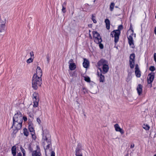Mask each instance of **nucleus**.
Returning a JSON list of instances; mask_svg holds the SVG:
<instances>
[{
	"mask_svg": "<svg viewBox=\"0 0 156 156\" xmlns=\"http://www.w3.org/2000/svg\"><path fill=\"white\" fill-rule=\"evenodd\" d=\"M42 83L41 77L38 76L36 74H34L32 80V87L34 89L36 90L37 86H40Z\"/></svg>",
	"mask_w": 156,
	"mask_h": 156,
	"instance_id": "nucleus-1",
	"label": "nucleus"
},
{
	"mask_svg": "<svg viewBox=\"0 0 156 156\" xmlns=\"http://www.w3.org/2000/svg\"><path fill=\"white\" fill-rule=\"evenodd\" d=\"M108 61L103 59H101L97 63L99 66H102V73L104 74L107 73L109 67Z\"/></svg>",
	"mask_w": 156,
	"mask_h": 156,
	"instance_id": "nucleus-2",
	"label": "nucleus"
},
{
	"mask_svg": "<svg viewBox=\"0 0 156 156\" xmlns=\"http://www.w3.org/2000/svg\"><path fill=\"white\" fill-rule=\"evenodd\" d=\"M120 33L121 32H118L116 30H113L111 33V36L112 37H114V42L115 45L119 41Z\"/></svg>",
	"mask_w": 156,
	"mask_h": 156,
	"instance_id": "nucleus-3",
	"label": "nucleus"
},
{
	"mask_svg": "<svg viewBox=\"0 0 156 156\" xmlns=\"http://www.w3.org/2000/svg\"><path fill=\"white\" fill-rule=\"evenodd\" d=\"M22 122H15L13 121L12 126L11 128L14 127L15 129H14L13 133L16 134L18 130L20 129L22 127Z\"/></svg>",
	"mask_w": 156,
	"mask_h": 156,
	"instance_id": "nucleus-4",
	"label": "nucleus"
},
{
	"mask_svg": "<svg viewBox=\"0 0 156 156\" xmlns=\"http://www.w3.org/2000/svg\"><path fill=\"white\" fill-rule=\"evenodd\" d=\"M93 36L94 38V41L95 43H99L102 41V40L100 34L96 31L93 32Z\"/></svg>",
	"mask_w": 156,
	"mask_h": 156,
	"instance_id": "nucleus-5",
	"label": "nucleus"
},
{
	"mask_svg": "<svg viewBox=\"0 0 156 156\" xmlns=\"http://www.w3.org/2000/svg\"><path fill=\"white\" fill-rule=\"evenodd\" d=\"M13 121L15 122H23L22 114L20 112H18L15 114L13 118Z\"/></svg>",
	"mask_w": 156,
	"mask_h": 156,
	"instance_id": "nucleus-6",
	"label": "nucleus"
},
{
	"mask_svg": "<svg viewBox=\"0 0 156 156\" xmlns=\"http://www.w3.org/2000/svg\"><path fill=\"white\" fill-rule=\"evenodd\" d=\"M135 73L136 76L137 77H140V70L138 65L137 64L135 65Z\"/></svg>",
	"mask_w": 156,
	"mask_h": 156,
	"instance_id": "nucleus-7",
	"label": "nucleus"
},
{
	"mask_svg": "<svg viewBox=\"0 0 156 156\" xmlns=\"http://www.w3.org/2000/svg\"><path fill=\"white\" fill-rule=\"evenodd\" d=\"M154 78V73H151L148 75L147 82L148 83H151L153 81Z\"/></svg>",
	"mask_w": 156,
	"mask_h": 156,
	"instance_id": "nucleus-8",
	"label": "nucleus"
},
{
	"mask_svg": "<svg viewBox=\"0 0 156 156\" xmlns=\"http://www.w3.org/2000/svg\"><path fill=\"white\" fill-rule=\"evenodd\" d=\"M114 127L116 131L120 132L122 134L124 133V131L120 127L118 124H116L114 125Z\"/></svg>",
	"mask_w": 156,
	"mask_h": 156,
	"instance_id": "nucleus-9",
	"label": "nucleus"
},
{
	"mask_svg": "<svg viewBox=\"0 0 156 156\" xmlns=\"http://www.w3.org/2000/svg\"><path fill=\"white\" fill-rule=\"evenodd\" d=\"M29 130L31 133V135L33 136V134H35L34 130L33 127V124L31 123L28 126Z\"/></svg>",
	"mask_w": 156,
	"mask_h": 156,
	"instance_id": "nucleus-10",
	"label": "nucleus"
},
{
	"mask_svg": "<svg viewBox=\"0 0 156 156\" xmlns=\"http://www.w3.org/2000/svg\"><path fill=\"white\" fill-rule=\"evenodd\" d=\"M36 74H37L38 76H40V77H41L42 74V71L40 67H37V68L36 70Z\"/></svg>",
	"mask_w": 156,
	"mask_h": 156,
	"instance_id": "nucleus-11",
	"label": "nucleus"
},
{
	"mask_svg": "<svg viewBox=\"0 0 156 156\" xmlns=\"http://www.w3.org/2000/svg\"><path fill=\"white\" fill-rule=\"evenodd\" d=\"M89 62L88 60L86 58H84L83 63V66L85 68H87L89 66Z\"/></svg>",
	"mask_w": 156,
	"mask_h": 156,
	"instance_id": "nucleus-12",
	"label": "nucleus"
},
{
	"mask_svg": "<svg viewBox=\"0 0 156 156\" xmlns=\"http://www.w3.org/2000/svg\"><path fill=\"white\" fill-rule=\"evenodd\" d=\"M142 86L140 84H139L137 87L136 90L139 95H140L142 93Z\"/></svg>",
	"mask_w": 156,
	"mask_h": 156,
	"instance_id": "nucleus-13",
	"label": "nucleus"
},
{
	"mask_svg": "<svg viewBox=\"0 0 156 156\" xmlns=\"http://www.w3.org/2000/svg\"><path fill=\"white\" fill-rule=\"evenodd\" d=\"M39 156L41 155V154L38 150L34 151L32 153V156H38L37 154Z\"/></svg>",
	"mask_w": 156,
	"mask_h": 156,
	"instance_id": "nucleus-14",
	"label": "nucleus"
},
{
	"mask_svg": "<svg viewBox=\"0 0 156 156\" xmlns=\"http://www.w3.org/2000/svg\"><path fill=\"white\" fill-rule=\"evenodd\" d=\"M69 68L71 70H74L76 68V64L74 63H72L69 64Z\"/></svg>",
	"mask_w": 156,
	"mask_h": 156,
	"instance_id": "nucleus-15",
	"label": "nucleus"
},
{
	"mask_svg": "<svg viewBox=\"0 0 156 156\" xmlns=\"http://www.w3.org/2000/svg\"><path fill=\"white\" fill-rule=\"evenodd\" d=\"M105 23L106 24V28L108 30H109L110 27V22L109 20L106 19L105 20Z\"/></svg>",
	"mask_w": 156,
	"mask_h": 156,
	"instance_id": "nucleus-16",
	"label": "nucleus"
},
{
	"mask_svg": "<svg viewBox=\"0 0 156 156\" xmlns=\"http://www.w3.org/2000/svg\"><path fill=\"white\" fill-rule=\"evenodd\" d=\"M128 42L130 46L133 45V39L131 35H129L128 37Z\"/></svg>",
	"mask_w": 156,
	"mask_h": 156,
	"instance_id": "nucleus-17",
	"label": "nucleus"
},
{
	"mask_svg": "<svg viewBox=\"0 0 156 156\" xmlns=\"http://www.w3.org/2000/svg\"><path fill=\"white\" fill-rule=\"evenodd\" d=\"M12 153L13 156H15L16 154V147L13 146L11 148Z\"/></svg>",
	"mask_w": 156,
	"mask_h": 156,
	"instance_id": "nucleus-18",
	"label": "nucleus"
},
{
	"mask_svg": "<svg viewBox=\"0 0 156 156\" xmlns=\"http://www.w3.org/2000/svg\"><path fill=\"white\" fill-rule=\"evenodd\" d=\"M5 19H0V26L5 27Z\"/></svg>",
	"mask_w": 156,
	"mask_h": 156,
	"instance_id": "nucleus-19",
	"label": "nucleus"
},
{
	"mask_svg": "<svg viewBox=\"0 0 156 156\" xmlns=\"http://www.w3.org/2000/svg\"><path fill=\"white\" fill-rule=\"evenodd\" d=\"M37 96H38V94L36 93H34L33 94V99H34H34H35V100H34L35 101H39V99L38 98V97H37Z\"/></svg>",
	"mask_w": 156,
	"mask_h": 156,
	"instance_id": "nucleus-20",
	"label": "nucleus"
},
{
	"mask_svg": "<svg viewBox=\"0 0 156 156\" xmlns=\"http://www.w3.org/2000/svg\"><path fill=\"white\" fill-rule=\"evenodd\" d=\"M135 60L129 61V66L131 69L134 68L135 65Z\"/></svg>",
	"mask_w": 156,
	"mask_h": 156,
	"instance_id": "nucleus-21",
	"label": "nucleus"
},
{
	"mask_svg": "<svg viewBox=\"0 0 156 156\" xmlns=\"http://www.w3.org/2000/svg\"><path fill=\"white\" fill-rule=\"evenodd\" d=\"M100 82H103L104 80H105V77L104 76L102 75L101 73L100 75Z\"/></svg>",
	"mask_w": 156,
	"mask_h": 156,
	"instance_id": "nucleus-22",
	"label": "nucleus"
},
{
	"mask_svg": "<svg viewBox=\"0 0 156 156\" xmlns=\"http://www.w3.org/2000/svg\"><path fill=\"white\" fill-rule=\"evenodd\" d=\"M129 61H134L135 60V55L134 53H133L130 55L129 57Z\"/></svg>",
	"mask_w": 156,
	"mask_h": 156,
	"instance_id": "nucleus-23",
	"label": "nucleus"
},
{
	"mask_svg": "<svg viewBox=\"0 0 156 156\" xmlns=\"http://www.w3.org/2000/svg\"><path fill=\"white\" fill-rule=\"evenodd\" d=\"M23 134L24 135L26 136H27L29 135V132L27 129L26 128L23 129Z\"/></svg>",
	"mask_w": 156,
	"mask_h": 156,
	"instance_id": "nucleus-24",
	"label": "nucleus"
},
{
	"mask_svg": "<svg viewBox=\"0 0 156 156\" xmlns=\"http://www.w3.org/2000/svg\"><path fill=\"white\" fill-rule=\"evenodd\" d=\"M80 149L79 148H76V156H82V154L80 153L79 152Z\"/></svg>",
	"mask_w": 156,
	"mask_h": 156,
	"instance_id": "nucleus-25",
	"label": "nucleus"
},
{
	"mask_svg": "<svg viewBox=\"0 0 156 156\" xmlns=\"http://www.w3.org/2000/svg\"><path fill=\"white\" fill-rule=\"evenodd\" d=\"M123 29V27L122 25H119L118 28L117 30H117V31L118 32H121V30H122Z\"/></svg>",
	"mask_w": 156,
	"mask_h": 156,
	"instance_id": "nucleus-26",
	"label": "nucleus"
},
{
	"mask_svg": "<svg viewBox=\"0 0 156 156\" xmlns=\"http://www.w3.org/2000/svg\"><path fill=\"white\" fill-rule=\"evenodd\" d=\"M5 27L0 26V33H3L5 31Z\"/></svg>",
	"mask_w": 156,
	"mask_h": 156,
	"instance_id": "nucleus-27",
	"label": "nucleus"
},
{
	"mask_svg": "<svg viewBox=\"0 0 156 156\" xmlns=\"http://www.w3.org/2000/svg\"><path fill=\"white\" fill-rule=\"evenodd\" d=\"M114 5L115 4L113 2L111 3L110 6V8L111 11H112L113 10Z\"/></svg>",
	"mask_w": 156,
	"mask_h": 156,
	"instance_id": "nucleus-28",
	"label": "nucleus"
},
{
	"mask_svg": "<svg viewBox=\"0 0 156 156\" xmlns=\"http://www.w3.org/2000/svg\"><path fill=\"white\" fill-rule=\"evenodd\" d=\"M38 101H35L34 100L33 106L34 107H36L38 106Z\"/></svg>",
	"mask_w": 156,
	"mask_h": 156,
	"instance_id": "nucleus-29",
	"label": "nucleus"
},
{
	"mask_svg": "<svg viewBox=\"0 0 156 156\" xmlns=\"http://www.w3.org/2000/svg\"><path fill=\"white\" fill-rule=\"evenodd\" d=\"M28 150L31 152L33 151V147L30 144H29L28 145Z\"/></svg>",
	"mask_w": 156,
	"mask_h": 156,
	"instance_id": "nucleus-30",
	"label": "nucleus"
},
{
	"mask_svg": "<svg viewBox=\"0 0 156 156\" xmlns=\"http://www.w3.org/2000/svg\"><path fill=\"white\" fill-rule=\"evenodd\" d=\"M84 80L87 82H90V79L89 77H84Z\"/></svg>",
	"mask_w": 156,
	"mask_h": 156,
	"instance_id": "nucleus-31",
	"label": "nucleus"
},
{
	"mask_svg": "<svg viewBox=\"0 0 156 156\" xmlns=\"http://www.w3.org/2000/svg\"><path fill=\"white\" fill-rule=\"evenodd\" d=\"M101 42H100V43H96L97 44H99V47L101 49H102L104 48V46L101 43Z\"/></svg>",
	"mask_w": 156,
	"mask_h": 156,
	"instance_id": "nucleus-32",
	"label": "nucleus"
},
{
	"mask_svg": "<svg viewBox=\"0 0 156 156\" xmlns=\"http://www.w3.org/2000/svg\"><path fill=\"white\" fill-rule=\"evenodd\" d=\"M33 58H30L28 59L27 61V62L28 63H30L31 62H33Z\"/></svg>",
	"mask_w": 156,
	"mask_h": 156,
	"instance_id": "nucleus-33",
	"label": "nucleus"
},
{
	"mask_svg": "<svg viewBox=\"0 0 156 156\" xmlns=\"http://www.w3.org/2000/svg\"><path fill=\"white\" fill-rule=\"evenodd\" d=\"M92 20L94 23H97V21L95 20V17L94 16L93 14L92 15Z\"/></svg>",
	"mask_w": 156,
	"mask_h": 156,
	"instance_id": "nucleus-34",
	"label": "nucleus"
},
{
	"mask_svg": "<svg viewBox=\"0 0 156 156\" xmlns=\"http://www.w3.org/2000/svg\"><path fill=\"white\" fill-rule=\"evenodd\" d=\"M45 140L48 144H51V141L50 139H48L46 137Z\"/></svg>",
	"mask_w": 156,
	"mask_h": 156,
	"instance_id": "nucleus-35",
	"label": "nucleus"
},
{
	"mask_svg": "<svg viewBox=\"0 0 156 156\" xmlns=\"http://www.w3.org/2000/svg\"><path fill=\"white\" fill-rule=\"evenodd\" d=\"M149 70L151 71H154L155 70V69L154 66H151L149 68Z\"/></svg>",
	"mask_w": 156,
	"mask_h": 156,
	"instance_id": "nucleus-36",
	"label": "nucleus"
},
{
	"mask_svg": "<svg viewBox=\"0 0 156 156\" xmlns=\"http://www.w3.org/2000/svg\"><path fill=\"white\" fill-rule=\"evenodd\" d=\"M131 78V77L128 75L126 79V81L128 82L130 80Z\"/></svg>",
	"mask_w": 156,
	"mask_h": 156,
	"instance_id": "nucleus-37",
	"label": "nucleus"
},
{
	"mask_svg": "<svg viewBox=\"0 0 156 156\" xmlns=\"http://www.w3.org/2000/svg\"><path fill=\"white\" fill-rule=\"evenodd\" d=\"M62 7V11L63 13H65L66 12V8L65 7V6H64V5H63V7Z\"/></svg>",
	"mask_w": 156,
	"mask_h": 156,
	"instance_id": "nucleus-38",
	"label": "nucleus"
},
{
	"mask_svg": "<svg viewBox=\"0 0 156 156\" xmlns=\"http://www.w3.org/2000/svg\"><path fill=\"white\" fill-rule=\"evenodd\" d=\"M47 60L48 61V63L50 61V58L49 56V54H47L46 55Z\"/></svg>",
	"mask_w": 156,
	"mask_h": 156,
	"instance_id": "nucleus-39",
	"label": "nucleus"
},
{
	"mask_svg": "<svg viewBox=\"0 0 156 156\" xmlns=\"http://www.w3.org/2000/svg\"><path fill=\"white\" fill-rule=\"evenodd\" d=\"M82 91L84 93V94L87 92V89L85 87H83L82 89Z\"/></svg>",
	"mask_w": 156,
	"mask_h": 156,
	"instance_id": "nucleus-40",
	"label": "nucleus"
},
{
	"mask_svg": "<svg viewBox=\"0 0 156 156\" xmlns=\"http://www.w3.org/2000/svg\"><path fill=\"white\" fill-rule=\"evenodd\" d=\"M20 149L22 153H25V150L21 146L20 147Z\"/></svg>",
	"mask_w": 156,
	"mask_h": 156,
	"instance_id": "nucleus-41",
	"label": "nucleus"
},
{
	"mask_svg": "<svg viewBox=\"0 0 156 156\" xmlns=\"http://www.w3.org/2000/svg\"><path fill=\"white\" fill-rule=\"evenodd\" d=\"M22 118H23V119L24 121V122H26L27 120V118L26 116H23V117H22Z\"/></svg>",
	"mask_w": 156,
	"mask_h": 156,
	"instance_id": "nucleus-42",
	"label": "nucleus"
},
{
	"mask_svg": "<svg viewBox=\"0 0 156 156\" xmlns=\"http://www.w3.org/2000/svg\"><path fill=\"white\" fill-rule=\"evenodd\" d=\"M51 145V144H48V145L46 146V149H45V150L46 149H48Z\"/></svg>",
	"mask_w": 156,
	"mask_h": 156,
	"instance_id": "nucleus-43",
	"label": "nucleus"
},
{
	"mask_svg": "<svg viewBox=\"0 0 156 156\" xmlns=\"http://www.w3.org/2000/svg\"><path fill=\"white\" fill-rule=\"evenodd\" d=\"M37 121L39 124H40L41 122V121L39 118H37Z\"/></svg>",
	"mask_w": 156,
	"mask_h": 156,
	"instance_id": "nucleus-44",
	"label": "nucleus"
},
{
	"mask_svg": "<svg viewBox=\"0 0 156 156\" xmlns=\"http://www.w3.org/2000/svg\"><path fill=\"white\" fill-rule=\"evenodd\" d=\"M73 59H71L69 61L68 63L69 64L70 63H73Z\"/></svg>",
	"mask_w": 156,
	"mask_h": 156,
	"instance_id": "nucleus-45",
	"label": "nucleus"
},
{
	"mask_svg": "<svg viewBox=\"0 0 156 156\" xmlns=\"http://www.w3.org/2000/svg\"><path fill=\"white\" fill-rule=\"evenodd\" d=\"M51 156H55V153L54 151H51Z\"/></svg>",
	"mask_w": 156,
	"mask_h": 156,
	"instance_id": "nucleus-46",
	"label": "nucleus"
},
{
	"mask_svg": "<svg viewBox=\"0 0 156 156\" xmlns=\"http://www.w3.org/2000/svg\"><path fill=\"white\" fill-rule=\"evenodd\" d=\"M29 116L30 118H33L34 115L32 113H29Z\"/></svg>",
	"mask_w": 156,
	"mask_h": 156,
	"instance_id": "nucleus-47",
	"label": "nucleus"
},
{
	"mask_svg": "<svg viewBox=\"0 0 156 156\" xmlns=\"http://www.w3.org/2000/svg\"><path fill=\"white\" fill-rule=\"evenodd\" d=\"M142 127L144 129L146 130V125L144 124L143 125Z\"/></svg>",
	"mask_w": 156,
	"mask_h": 156,
	"instance_id": "nucleus-48",
	"label": "nucleus"
},
{
	"mask_svg": "<svg viewBox=\"0 0 156 156\" xmlns=\"http://www.w3.org/2000/svg\"><path fill=\"white\" fill-rule=\"evenodd\" d=\"M30 56L32 57H34V53H33V51H31V52L30 53Z\"/></svg>",
	"mask_w": 156,
	"mask_h": 156,
	"instance_id": "nucleus-49",
	"label": "nucleus"
},
{
	"mask_svg": "<svg viewBox=\"0 0 156 156\" xmlns=\"http://www.w3.org/2000/svg\"><path fill=\"white\" fill-rule=\"evenodd\" d=\"M154 58L155 61L156 62V53H154Z\"/></svg>",
	"mask_w": 156,
	"mask_h": 156,
	"instance_id": "nucleus-50",
	"label": "nucleus"
},
{
	"mask_svg": "<svg viewBox=\"0 0 156 156\" xmlns=\"http://www.w3.org/2000/svg\"><path fill=\"white\" fill-rule=\"evenodd\" d=\"M134 147V144H132L131 145L130 148H133Z\"/></svg>",
	"mask_w": 156,
	"mask_h": 156,
	"instance_id": "nucleus-51",
	"label": "nucleus"
},
{
	"mask_svg": "<svg viewBox=\"0 0 156 156\" xmlns=\"http://www.w3.org/2000/svg\"><path fill=\"white\" fill-rule=\"evenodd\" d=\"M66 5V2H65L62 5V7H63V5L65 6V7Z\"/></svg>",
	"mask_w": 156,
	"mask_h": 156,
	"instance_id": "nucleus-52",
	"label": "nucleus"
},
{
	"mask_svg": "<svg viewBox=\"0 0 156 156\" xmlns=\"http://www.w3.org/2000/svg\"><path fill=\"white\" fill-rule=\"evenodd\" d=\"M17 156H22L21 153H19L17 154Z\"/></svg>",
	"mask_w": 156,
	"mask_h": 156,
	"instance_id": "nucleus-53",
	"label": "nucleus"
},
{
	"mask_svg": "<svg viewBox=\"0 0 156 156\" xmlns=\"http://www.w3.org/2000/svg\"><path fill=\"white\" fill-rule=\"evenodd\" d=\"M154 31L155 34L156 35V27H155L154 28Z\"/></svg>",
	"mask_w": 156,
	"mask_h": 156,
	"instance_id": "nucleus-54",
	"label": "nucleus"
},
{
	"mask_svg": "<svg viewBox=\"0 0 156 156\" xmlns=\"http://www.w3.org/2000/svg\"><path fill=\"white\" fill-rule=\"evenodd\" d=\"M147 130H149L150 128L149 126H148L147 125Z\"/></svg>",
	"mask_w": 156,
	"mask_h": 156,
	"instance_id": "nucleus-55",
	"label": "nucleus"
},
{
	"mask_svg": "<svg viewBox=\"0 0 156 156\" xmlns=\"http://www.w3.org/2000/svg\"><path fill=\"white\" fill-rule=\"evenodd\" d=\"M34 134H33V136H32V138H33V139H34V138H35V136H34Z\"/></svg>",
	"mask_w": 156,
	"mask_h": 156,
	"instance_id": "nucleus-56",
	"label": "nucleus"
},
{
	"mask_svg": "<svg viewBox=\"0 0 156 156\" xmlns=\"http://www.w3.org/2000/svg\"><path fill=\"white\" fill-rule=\"evenodd\" d=\"M101 73H99L98 72L97 75L98 76H100V75Z\"/></svg>",
	"mask_w": 156,
	"mask_h": 156,
	"instance_id": "nucleus-57",
	"label": "nucleus"
},
{
	"mask_svg": "<svg viewBox=\"0 0 156 156\" xmlns=\"http://www.w3.org/2000/svg\"><path fill=\"white\" fill-rule=\"evenodd\" d=\"M23 153V156H25V153Z\"/></svg>",
	"mask_w": 156,
	"mask_h": 156,
	"instance_id": "nucleus-58",
	"label": "nucleus"
},
{
	"mask_svg": "<svg viewBox=\"0 0 156 156\" xmlns=\"http://www.w3.org/2000/svg\"><path fill=\"white\" fill-rule=\"evenodd\" d=\"M89 37H90L91 38H92V37H91V35H90Z\"/></svg>",
	"mask_w": 156,
	"mask_h": 156,
	"instance_id": "nucleus-59",
	"label": "nucleus"
},
{
	"mask_svg": "<svg viewBox=\"0 0 156 156\" xmlns=\"http://www.w3.org/2000/svg\"><path fill=\"white\" fill-rule=\"evenodd\" d=\"M99 69L100 70V71H101V68H100Z\"/></svg>",
	"mask_w": 156,
	"mask_h": 156,
	"instance_id": "nucleus-60",
	"label": "nucleus"
},
{
	"mask_svg": "<svg viewBox=\"0 0 156 156\" xmlns=\"http://www.w3.org/2000/svg\"><path fill=\"white\" fill-rule=\"evenodd\" d=\"M154 156H156V154L154 155Z\"/></svg>",
	"mask_w": 156,
	"mask_h": 156,
	"instance_id": "nucleus-61",
	"label": "nucleus"
}]
</instances>
